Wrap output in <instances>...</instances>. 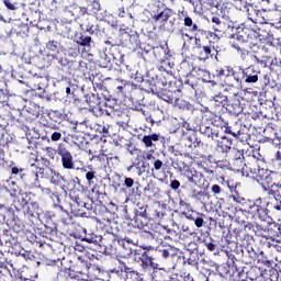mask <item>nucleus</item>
Instances as JSON below:
<instances>
[{
  "instance_id": "1",
  "label": "nucleus",
  "mask_w": 281,
  "mask_h": 281,
  "mask_svg": "<svg viewBox=\"0 0 281 281\" xmlns=\"http://www.w3.org/2000/svg\"><path fill=\"white\" fill-rule=\"evenodd\" d=\"M256 155H260V153L254 149L249 151V157L246 159V177H250V179L260 183L263 190H269L271 183H273V178L267 169L260 167L262 161Z\"/></svg>"
},
{
  "instance_id": "51",
  "label": "nucleus",
  "mask_w": 281,
  "mask_h": 281,
  "mask_svg": "<svg viewBox=\"0 0 281 281\" xmlns=\"http://www.w3.org/2000/svg\"><path fill=\"white\" fill-rule=\"evenodd\" d=\"M213 126H216L217 128H222L225 131L227 126V122L223 120L221 116H215L214 120L212 121Z\"/></svg>"
},
{
  "instance_id": "28",
  "label": "nucleus",
  "mask_w": 281,
  "mask_h": 281,
  "mask_svg": "<svg viewBox=\"0 0 281 281\" xmlns=\"http://www.w3.org/2000/svg\"><path fill=\"white\" fill-rule=\"evenodd\" d=\"M263 21V23H270L271 25H280V10L266 11Z\"/></svg>"
},
{
  "instance_id": "26",
  "label": "nucleus",
  "mask_w": 281,
  "mask_h": 281,
  "mask_svg": "<svg viewBox=\"0 0 281 281\" xmlns=\"http://www.w3.org/2000/svg\"><path fill=\"white\" fill-rule=\"evenodd\" d=\"M158 85L162 87H167V89H172V87H177V78L172 76L170 72H165L158 79Z\"/></svg>"
},
{
  "instance_id": "61",
  "label": "nucleus",
  "mask_w": 281,
  "mask_h": 281,
  "mask_svg": "<svg viewBox=\"0 0 281 281\" xmlns=\"http://www.w3.org/2000/svg\"><path fill=\"white\" fill-rule=\"evenodd\" d=\"M52 142H60L63 139V133L60 132H53L50 135Z\"/></svg>"
},
{
  "instance_id": "7",
  "label": "nucleus",
  "mask_w": 281,
  "mask_h": 281,
  "mask_svg": "<svg viewBox=\"0 0 281 281\" xmlns=\"http://www.w3.org/2000/svg\"><path fill=\"white\" fill-rule=\"evenodd\" d=\"M95 175V171H88L86 173V181L92 194L97 196L98 201L99 199H104L106 196V183H104L102 180H99Z\"/></svg>"
},
{
  "instance_id": "38",
  "label": "nucleus",
  "mask_w": 281,
  "mask_h": 281,
  "mask_svg": "<svg viewBox=\"0 0 281 281\" xmlns=\"http://www.w3.org/2000/svg\"><path fill=\"white\" fill-rule=\"evenodd\" d=\"M134 227H137V229H146L148 228V217H139V216H134Z\"/></svg>"
},
{
  "instance_id": "35",
  "label": "nucleus",
  "mask_w": 281,
  "mask_h": 281,
  "mask_svg": "<svg viewBox=\"0 0 281 281\" xmlns=\"http://www.w3.org/2000/svg\"><path fill=\"white\" fill-rule=\"evenodd\" d=\"M24 214L29 217L32 218L38 214V203L36 202H31L26 206L23 207Z\"/></svg>"
},
{
  "instance_id": "46",
  "label": "nucleus",
  "mask_w": 281,
  "mask_h": 281,
  "mask_svg": "<svg viewBox=\"0 0 281 281\" xmlns=\"http://www.w3.org/2000/svg\"><path fill=\"white\" fill-rule=\"evenodd\" d=\"M232 158H231V161H237V160H240V159H245V161H247V159H249V154L245 156V154H243V151L234 148L232 149Z\"/></svg>"
},
{
  "instance_id": "19",
  "label": "nucleus",
  "mask_w": 281,
  "mask_h": 281,
  "mask_svg": "<svg viewBox=\"0 0 281 281\" xmlns=\"http://www.w3.org/2000/svg\"><path fill=\"white\" fill-rule=\"evenodd\" d=\"M245 131L243 128V123L235 122L233 124L226 123V127L224 128V133L226 135H232V137H236V139H243V135H245Z\"/></svg>"
},
{
  "instance_id": "24",
  "label": "nucleus",
  "mask_w": 281,
  "mask_h": 281,
  "mask_svg": "<svg viewBox=\"0 0 281 281\" xmlns=\"http://www.w3.org/2000/svg\"><path fill=\"white\" fill-rule=\"evenodd\" d=\"M216 150H220V153H223L224 155H227L232 150V138L227 136H221L220 139H216Z\"/></svg>"
},
{
  "instance_id": "48",
  "label": "nucleus",
  "mask_w": 281,
  "mask_h": 281,
  "mask_svg": "<svg viewBox=\"0 0 281 281\" xmlns=\"http://www.w3.org/2000/svg\"><path fill=\"white\" fill-rule=\"evenodd\" d=\"M229 78H233L236 82V85H241L244 77H243V70L241 71H236L234 70V68H231V72H229Z\"/></svg>"
},
{
  "instance_id": "39",
  "label": "nucleus",
  "mask_w": 281,
  "mask_h": 281,
  "mask_svg": "<svg viewBox=\"0 0 281 281\" xmlns=\"http://www.w3.org/2000/svg\"><path fill=\"white\" fill-rule=\"evenodd\" d=\"M142 175H149L150 177H155V169L150 168V164L142 161L138 177H142Z\"/></svg>"
},
{
  "instance_id": "58",
  "label": "nucleus",
  "mask_w": 281,
  "mask_h": 281,
  "mask_svg": "<svg viewBox=\"0 0 281 281\" xmlns=\"http://www.w3.org/2000/svg\"><path fill=\"white\" fill-rule=\"evenodd\" d=\"M119 16L121 19H130V21H133V14L132 13H126V10L124 7L119 8Z\"/></svg>"
},
{
  "instance_id": "54",
  "label": "nucleus",
  "mask_w": 281,
  "mask_h": 281,
  "mask_svg": "<svg viewBox=\"0 0 281 281\" xmlns=\"http://www.w3.org/2000/svg\"><path fill=\"white\" fill-rule=\"evenodd\" d=\"M166 216V209L159 206L154 211V217L157 218V221H161Z\"/></svg>"
},
{
  "instance_id": "14",
  "label": "nucleus",
  "mask_w": 281,
  "mask_h": 281,
  "mask_svg": "<svg viewBox=\"0 0 281 281\" xmlns=\"http://www.w3.org/2000/svg\"><path fill=\"white\" fill-rule=\"evenodd\" d=\"M243 97H240L238 93H234L233 98L228 100L226 103V111L231 115L238 116L240 113H243Z\"/></svg>"
},
{
  "instance_id": "64",
  "label": "nucleus",
  "mask_w": 281,
  "mask_h": 281,
  "mask_svg": "<svg viewBox=\"0 0 281 281\" xmlns=\"http://www.w3.org/2000/svg\"><path fill=\"white\" fill-rule=\"evenodd\" d=\"M161 168H164V161H161L159 159H156L154 161V168L153 169L159 171V170H161Z\"/></svg>"
},
{
  "instance_id": "3",
  "label": "nucleus",
  "mask_w": 281,
  "mask_h": 281,
  "mask_svg": "<svg viewBox=\"0 0 281 281\" xmlns=\"http://www.w3.org/2000/svg\"><path fill=\"white\" fill-rule=\"evenodd\" d=\"M181 165L178 166L180 170H184V177L188 180L190 186H195V188H200V190H206L210 187V182L205 179L203 172L190 168L188 164L180 161Z\"/></svg>"
},
{
  "instance_id": "45",
  "label": "nucleus",
  "mask_w": 281,
  "mask_h": 281,
  "mask_svg": "<svg viewBox=\"0 0 281 281\" xmlns=\"http://www.w3.org/2000/svg\"><path fill=\"white\" fill-rule=\"evenodd\" d=\"M46 49L48 52H52L53 54L58 53V49H60V42L56 40H50L46 43Z\"/></svg>"
},
{
  "instance_id": "41",
  "label": "nucleus",
  "mask_w": 281,
  "mask_h": 281,
  "mask_svg": "<svg viewBox=\"0 0 281 281\" xmlns=\"http://www.w3.org/2000/svg\"><path fill=\"white\" fill-rule=\"evenodd\" d=\"M63 278L65 279V281H68V280H78V277L76 276V270L75 268L71 269V268H65L60 271Z\"/></svg>"
},
{
  "instance_id": "44",
  "label": "nucleus",
  "mask_w": 281,
  "mask_h": 281,
  "mask_svg": "<svg viewBox=\"0 0 281 281\" xmlns=\"http://www.w3.org/2000/svg\"><path fill=\"white\" fill-rule=\"evenodd\" d=\"M255 59L258 65H262L263 67H269L270 65V67H273V57L271 55L262 56V59L255 56Z\"/></svg>"
},
{
  "instance_id": "40",
  "label": "nucleus",
  "mask_w": 281,
  "mask_h": 281,
  "mask_svg": "<svg viewBox=\"0 0 281 281\" xmlns=\"http://www.w3.org/2000/svg\"><path fill=\"white\" fill-rule=\"evenodd\" d=\"M142 142L146 148H153V142H159V135L158 134L145 135L143 136Z\"/></svg>"
},
{
  "instance_id": "49",
  "label": "nucleus",
  "mask_w": 281,
  "mask_h": 281,
  "mask_svg": "<svg viewBox=\"0 0 281 281\" xmlns=\"http://www.w3.org/2000/svg\"><path fill=\"white\" fill-rule=\"evenodd\" d=\"M37 245L41 249H52V251H56V246L58 245V241H38Z\"/></svg>"
},
{
  "instance_id": "60",
  "label": "nucleus",
  "mask_w": 281,
  "mask_h": 281,
  "mask_svg": "<svg viewBox=\"0 0 281 281\" xmlns=\"http://www.w3.org/2000/svg\"><path fill=\"white\" fill-rule=\"evenodd\" d=\"M171 153L175 154L176 157H177V156H180V157H186V158H188V159H192L190 153H188V151H179V150L172 148V151H171Z\"/></svg>"
},
{
  "instance_id": "22",
  "label": "nucleus",
  "mask_w": 281,
  "mask_h": 281,
  "mask_svg": "<svg viewBox=\"0 0 281 281\" xmlns=\"http://www.w3.org/2000/svg\"><path fill=\"white\" fill-rule=\"evenodd\" d=\"M211 22L213 23L212 27L214 32H217V34H225L227 30H229V24L223 21V18L221 16L213 15Z\"/></svg>"
},
{
  "instance_id": "34",
  "label": "nucleus",
  "mask_w": 281,
  "mask_h": 281,
  "mask_svg": "<svg viewBox=\"0 0 281 281\" xmlns=\"http://www.w3.org/2000/svg\"><path fill=\"white\" fill-rule=\"evenodd\" d=\"M122 271H124V273H126L127 280H132V281H140L142 280V278L139 277V272L133 270V268L126 266L125 263H123Z\"/></svg>"
},
{
  "instance_id": "17",
  "label": "nucleus",
  "mask_w": 281,
  "mask_h": 281,
  "mask_svg": "<svg viewBox=\"0 0 281 281\" xmlns=\"http://www.w3.org/2000/svg\"><path fill=\"white\" fill-rule=\"evenodd\" d=\"M176 14L177 13H175L172 9L165 8L160 13L154 14L151 19L154 23H159V30H164L166 27V23H168V21Z\"/></svg>"
},
{
  "instance_id": "5",
  "label": "nucleus",
  "mask_w": 281,
  "mask_h": 281,
  "mask_svg": "<svg viewBox=\"0 0 281 281\" xmlns=\"http://www.w3.org/2000/svg\"><path fill=\"white\" fill-rule=\"evenodd\" d=\"M119 36V45H122V47H128L131 49L139 45V34L137 31H133V29L126 26V24H121Z\"/></svg>"
},
{
  "instance_id": "21",
  "label": "nucleus",
  "mask_w": 281,
  "mask_h": 281,
  "mask_svg": "<svg viewBox=\"0 0 281 281\" xmlns=\"http://www.w3.org/2000/svg\"><path fill=\"white\" fill-rule=\"evenodd\" d=\"M259 75L260 71L254 68V66L243 69V78L245 79V82L248 85H254L258 82Z\"/></svg>"
},
{
  "instance_id": "30",
  "label": "nucleus",
  "mask_w": 281,
  "mask_h": 281,
  "mask_svg": "<svg viewBox=\"0 0 281 281\" xmlns=\"http://www.w3.org/2000/svg\"><path fill=\"white\" fill-rule=\"evenodd\" d=\"M57 221L67 227H69V225H74V216L63 207L57 212Z\"/></svg>"
},
{
  "instance_id": "32",
  "label": "nucleus",
  "mask_w": 281,
  "mask_h": 281,
  "mask_svg": "<svg viewBox=\"0 0 281 281\" xmlns=\"http://www.w3.org/2000/svg\"><path fill=\"white\" fill-rule=\"evenodd\" d=\"M184 146H187V148H199L201 146V139L196 137L195 132L187 134L184 138Z\"/></svg>"
},
{
  "instance_id": "18",
  "label": "nucleus",
  "mask_w": 281,
  "mask_h": 281,
  "mask_svg": "<svg viewBox=\"0 0 281 281\" xmlns=\"http://www.w3.org/2000/svg\"><path fill=\"white\" fill-rule=\"evenodd\" d=\"M78 260H80L76 266L75 274L77 276L78 281H90L89 280V262L82 260V257H78Z\"/></svg>"
},
{
  "instance_id": "37",
  "label": "nucleus",
  "mask_w": 281,
  "mask_h": 281,
  "mask_svg": "<svg viewBox=\"0 0 281 281\" xmlns=\"http://www.w3.org/2000/svg\"><path fill=\"white\" fill-rule=\"evenodd\" d=\"M238 184H228L229 191H231V198L233 199V201H235V203H243V201H245V198H243V195L240 193H238Z\"/></svg>"
},
{
  "instance_id": "56",
  "label": "nucleus",
  "mask_w": 281,
  "mask_h": 281,
  "mask_svg": "<svg viewBox=\"0 0 281 281\" xmlns=\"http://www.w3.org/2000/svg\"><path fill=\"white\" fill-rule=\"evenodd\" d=\"M204 247H206V249L209 251H216V244H214V239L210 238V240L207 241V239L203 240Z\"/></svg>"
},
{
  "instance_id": "4",
  "label": "nucleus",
  "mask_w": 281,
  "mask_h": 281,
  "mask_svg": "<svg viewBox=\"0 0 281 281\" xmlns=\"http://www.w3.org/2000/svg\"><path fill=\"white\" fill-rule=\"evenodd\" d=\"M142 249L134 250L135 262H140L142 269H148L155 263L153 262L157 256V249L153 246H142Z\"/></svg>"
},
{
  "instance_id": "47",
  "label": "nucleus",
  "mask_w": 281,
  "mask_h": 281,
  "mask_svg": "<svg viewBox=\"0 0 281 281\" xmlns=\"http://www.w3.org/2000/svg\"><path fill=\"white\" fill-rule=\"evenodd\" d=\"M142 161H144V157L142 155H137L136 162H133L130 167H127V172H131V170L136 168L137 176L139 177V170L142 169Z\"/></svg>"
},
{
  "instance_id": "6",
  "label": "nucleus",
  "mask_w": 281,
  "mask_h": 281,
  "mask_svg": "<svg viewBox=\"0 0 281 281\" xmlns=\"http://www.w3.org/2000/svg\"><path fill=\"white\" fill-rule=\"evenodd\" d=\"M149 91H151V93H156L160 100L168 102V104H177V102H179L178 93H181V88L173 86L172 88L159 90V88H157V83H154L149 86Z\"/></svg>"
},
{
  "instance_id": "27",
  "label": "nucleus",
  "mask_w": 281,
  "mask_h": 281,
  "mask_svg": "<svg viewBox=\"0 0 281 281\" xmlns=\"http://www.w3.org/2000/svg\"><path fill=\"white\" fill-rule=\"evenodd\" d=\"M126 74L133 82L136 85H142V82H148V80L144 81V76L139 74V70L135 66H126Z\"/></svg>"
},
{
  "instance_id": "50",
  "label": "nucleus",
  "mask_w": 281,
  "mask_h": 281,
  "mask_svg": "<svg viewBox=\"0 0 281 281\" xmlns=\"http://www.w3.org/2000/svg\"><path fill=\"white\" fill-rule=\"evenodd\" d=\"M205 194V191L198 190L191 187V199H194L195 201H201V199H203Z\"/></svg>"
},
{
  "instance_id": "23",
  "label": "nucleus",
  "mask_w": 281,
  "mask_h": 281,
  "mask_svg": "<svg viewBox=\"0 0 281 281\" xmlns=\"http://www.w3.org/2000/svg\"><path fill=\"white\" fill-rule=\"evenodd\" d=\"M229 74H232V66L217 67L215 69L214 78H216V80H223V78H226L225 83L228 87H234V83L227 82V80H229Z\"/></svg>"
},
{
  "instance_id": "31",
  "label": "nucleus",
  "mask_w": 281,
  "mask_h": 281,
  "mask_svg": "<svg viewBox=\"0 0 281 281\" xmlns=\"http://www.w3.org/2000/svg\"><path fill=\"white\" fill-rule=\"evenodd\" d=\"M231 170L247 176V161H245V159L231 160Z\"/></svg>"
},
{
  "instance_id": "33",
  "label": "nucleus",
  "mask_w": 281,
  "mask_h": 281,
  "mask_svg": "<svg viewBox=\"0 0 281 281\" xmlns=\"http://www.w3.org/2000/svg\"><path fill=\"white\" fill-rule=\"evenodd\" d=\"M83 240L86 243H89L90 245H95V247H102V235L89 233V234H86V236L83 237Z\"/></svg>"
},
{
  "instance_id": "10",
  "label": "nucleus",
  "mask_w": 281,
  "mask_h": 281,
  "mask_svg": "<svg viewBox=\"0 0 281 281\" xmlns=\"http://www.w3.org/2000/svg\"><path fill=\"white\" fill-rule=\"evenodd\" d=\"M105 93L106 94H104L103 98L104 100H108V102H105L103 105H100V101L98 100L97 102L91 101V98H89L88 104L90 109H92V111H94L95 113H98L99 111V115H115V106L111 105L110 101L111 95H109L108 92Z\"/></svg>"
},
{
  "instance_id": "43",
  "label": "nucleus",
  "mask_w": 281,
  "mask_h": 281,
  "mask_svg": "<svg viewBox=\"0 0 281 281\" xmlns=\"http://www.w3.org/2000/svg\"><path fill=\"white\" fill-rule=\"evenodd\" d=\"M213 100L215 102V106H227V102L229 101L227 99V95H225L221 92L218 94H215L213 97Z\"/></svg>"
},
{
  "instance_id": "11",
  "label": "nucleus",
  "mask_w": 281,
  "mask_h": 281,
  "mask_svg": "<svg viewBox=\"0 0 281 281\" xmlns=\"http://www.w3.org/2000/svg\"><path fill=\"white\" fill-rule=\"evenodd\" d=\"M195 54L198 60H210V58H218V50L212 45H201L199 41H195Z\"/></svg>"
},
{
  "instance_id": "36",
  "label": "nucleus",
  "mask_w": 281,
  "mask_h": 281,
  "mask_svg": "<svg viewBox=\"0 0 281 281\" xmlns=\"http://www.w3.org/2000/svg\"><path fill=\"white\" fill-rule=\"evenodd\" d=\"M26 112L29 113V115H31V120H36L41 117V106L36 103H30L26 106Z\"/></svg>"
},
{
  "instance_id": "16",
  "label": "nucleus",
  "mask_w": 281,
  "mask_h": 281,
  "mask_svg": "<svg viewBox=\"0 0 281 281\" xmlns=\"http://www.w3.org/2000/svg\"><path fill=\"white\" fill-rule=\"evenodd\" d=\"M117 245H120V247H126V244L124 241H120V238H117V235L114 233H105L102 237L101 247L115 251V247H117Z\"/></svg>"
},
{
  "instance_id": "12",
  "label": "nucleus",
  "mask_w": 281,
  "mask_h": 281,
  "mask_svg": "<svg viewBox=\"0 0 281 281\" xmlns=\"http://www.w3.org/2000/svg\"><path fill=\"white\" fill-rule=\"evenodd\" d=\"M181 16H183V25L184 27H188V33L182 32V36H186L187 38H190V41H199L201 42V38L198 36V32H201V29H199V24L194 23V21L188 15L186 11H181ZM190 34H193L194 36H190Z\"/></svg>"
},
{
  "instance_id": "15",
  "label": "nucleus",
  "mask_w": 281,
  "mask_h": 281,
  "mask_svg": "<svg viewBox=\"0 0 281 281\" xmlns=\"http://www.w3.org/2000/svg\"><path fill=\"white\" fill-rule=\"evenodd\" d=\"M70 199L74 202L71 205V210L76 216H87V212L85 211V205L87 202L82 199V195L76 194V191L70 192Z\"/></svg>"
},
{
  "instance_id": "57",
  "label": "nucleus",
  "mask_w": 281,
  "mask_h": 281,
  "mask_svg": "<svg viewBox=\"0 0 281 281\" xmlns=\"http://www.w3.org/2000/svg\"><path fill=\"white\" fill-rule=\"evenodd\" d=\"M146 207L147 206H143V207H140V210H137V209H135L134 210V216H138V218L139 217H142V218H148V213L146 212Z\"/></svg>"
},
{
  "instance_id": "53",
  "label": "nucleus",
  "mask_w": 281,
  "mask_h": 281,
  "mask_svg": "<svg viewBox=\"0 0 281 281\" xmlns=\"http://www.w3.org/2000/svg\"><path fill=\"white\" fill-rule=\"evenodd\" d=\"M128 87L133 89L135 85L131 83V81H124L123 86H117L116 89L119 93H123L124 95H126Z\"/></svg>"
},
{
  "instance_id": "29",
  "label": "nucleus",
  "mask_w": 281,
  "mask_h": 281,
  "mask_svg": "<svg viewBox=\"0 0 281 281\" xmlns=\"http://www.w3.org/2000/svg\"><path fill=\"white\" fill-rule=\"evenodd\" d=\"M98 227L104 234L113 233V222L109 217L97 218Z\"/></svg>"
},
{
  "instance_id": "59",
  "label": "nucleus",
  "mask_w": 281,
  "mask_h": 281,
  "mask_svg": "<svg viewBox=\"0 0 281 281\" xmlns=\"http://www.w3.org/2000/svg\"><path fill=\"white\" fill-rule=\"evenodd\" d=\"M217 271H218L221 278H225V276H227V273H229V266L228 265H222L218 268Z\"/></svg>"
},
{
  "instance_id": "2",
  "label": "nucleus",
  "mask_w": 281,
  "mask_h": 281,
  "mask_svg": "<svg viewBox=\"0 0 281 281\" xmlns=\"http://www.w3.org/2000/svg\"><path fill=\"white\" fill-rule=\"evenodd\" d=\"M246 214H249L250 218H258L261 223H267L270 227H277L276 224H272L271 216H269V211L265 207V203H262V199L259 198L255 202H249L248 207L244 210Z\"/></svg>"
},
{
  "instance_id": "25",
  "label": "nucleus",
  "mask_w": 281,
  "mask_h": 281,
  "mask_svg": "<svg viewBox=\"0 0 281 281\" xmlns=\"http://www.w3.org/2000/svg\"><path fill=\"white\" fill-rule=\"evenodd\" d=\"M200 133L204 135V137H207L209 139H212L213 142H216L218 137H221V131L210 127L207 125H200Z\"/></svg>"
},
{
  "instance_id": "8",
  "label": "nucleus",
  "mask_w": 281,
  "mask_h": 281,
  "mask_svg": "<svg viewBox=\"0 0 281 281\" xmlns=\"http://www.w3.org/2000/svg\"><path fill=\"white\" fill-rule=\"evenodd\" d=\"M180 69H183L187 72V79L184 80V85H188L193 89V91H196L199 89V81L192 76V74H207L205 69L201 68V66H196L194 61L190 64V61H182L180 65Z\"/></svg>"
},
{
  "instance_id": "9",
  "label": "nucleus",
  "mask_w": 281,
  "mask_h": 281,
  "mask_svg": "<svg viewBox=\"0 0 281 281\" xmlns=\"http://www.w3.org/2000/svg\"><path fill=\"white\" fill-rule=\"evenodd\" d=\"M236 9L245 12L246 16H248L249 21L252 23H265L266 10H258L254 8V5L247 4V1L245 0H239L236 3Z\"/></svg>"
},
{
  "instance_id": "42",
  "label": "nucleus",
  "mask_w": 281,
  "mask_h": 281,
  "mask_svg": "<svg viewBox=\"0 0 281 281\" xmlns=\"http://www.w3.org/2000/svg\"><path fill=\"white\" fill-rule=\"evenodd\" d=\"M91 43H93V38L85 34H80L77 40V45H80V47H91Z\"/></svg>"
},
{
  "instance_id": "63",
  "label": "nucleus",
  "mask_w": 281,
  "mask_h": 281,
  "mask_svg": "<svg viewBox=\"0 0 281 281\" xmlns=\"http://www.w3.org/2000/svg\"><path fill=\"white\" fill-rule=\"evenodd\" d=\"M0 281H12V274H10V272L3 273V271L0 270Z\"/></svg>"
},
{
  "instance_id": "55",
  "label": "nucleus",
  "mask_w": 281,
  "mask_h": 281,
  "mask_svg": "<svg viewBox=\"0 0 281 281\" xmlns=\"http://www.w3.org/2000/svg\"><path fill=\"white\" fill-rule=\"evenodd\" d=\"M179 206L182 207V210H184V212H187L188 214H190V212H194V210H192V204L186 202V200H180Z\"/></svg>"
},
{
  "instance_id": "13",
  "label": "nucleus",
  "mask_w": 281,
  "mask_h": 281,
  "mask_svg": "<svg viewBox=\"0 0 281 281\" xmlns=\"http://www.w3.org/2000/svg\"><path fill=\"white\" fill-rule=\"evenodd\" d=\"M57 155L61 158V166L64 170H74L76 162L74 161V155L65 147L64 144L57 146Z\"/></svg>"
},
{
  "instance_id": "52",
  "label": "nucleus",
  "mask_w": 281,
  "mask_h": 281,
  "mask_svg": "<svg viewBox=\"0 0 281 281\" xmlns=\"http://www.w3.org/2000/svg\"><path fill=\"white\" fill-rule=\"evenodd\" d=\"M216 166L222 170H228V168L232 169V162L227 159L217 160Z\"/></svg>"
},
{
  "instance_id": "20",
  "label": "nucleus",
  "mask_w": 281,
  "mask_h": 281,
  "mask_svg": "<svg viewBox=\"0 0 281 281\" xmlns=\"http://www.w3.org/2000/svg\"><path fill=\"white\" fill-rule=\"evenodd\" d=\"M183 216L188 221H193L195 227H203L205 225V214L199 213L198 211H192L191 213L182 212Z\"/></svg>"
},
{
  "instance_id": "62",
  "label": "nucleus",
  "mask_w": 281,
  "mask_h": 281,
  "mask_svg": "<svg viewBox=\"0 0 281 281\" xmlns=\"http://www.w3.org/2000/svg\"><path fill=\"white\" fill-rule=\"evenodd\" d=\"M90 11L95 14V12H100V2L98 1H92V3L90 4Z\"/></svg>"
}]
</instances>
